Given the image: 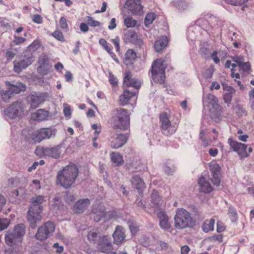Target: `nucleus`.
<instances>
[{
  "instance_id": "obj_1",
  "label": "nucleus",
  "mask_w": 254,
  "mask_h": 254,
  "mask_svg": "<svg viewBox=\"0 0 254 254\" xmlns=\"http://www.w3.org/2000/svg\"><path fill=\"white\" fill-rule=\"evenodd\" d=\"M78 173L79 170L77 165L70 163L58 172L57 184L64 189H68L74 184Z\"/></svg>"
},
{
  "instance_id": "obj_2",
  "label": "nucleus",
  "mask_w": 254,
  "mask_h": 254,
  "mask_svg": "<svg viewBox=\"0 0 254 254\" xmlns=\"http://www.w3.org/2000/svg\"><path fill=\"white\" fill-rule=\"evenodd\" d=\"M46 201L45 196L42 195H38L31 198V205L27 215V221L31 228L35 229L37 224L41 221V213L43 210L42 204Z\"/></svg>"
},
{
  "instance_id": "obj_3",
  "label": "nucleus",
  "mask_w": 254,
  "mask_h": 254,
  "mask_svg": "<svg viewBox=\"0 0 254 254\" xmlns=\"http://www.w3.org/2000/svg\"><path fill=\"white\" fill-rule=\"evenodd\" d=\"M26 130L22 132V136L26 142L34 144L41 142L44 139H49L52 136H55L56 130L52 127L41 128L34 131L32 134L24 135Z\"/></svg>"
},
{
  "instance_id": "obj_4",
  "label": "nucleus",
  "mask_w": 254,
  "mask_h": 254,
  "mask_svg": "<svg viewBox=\"0 0 254 254\" xmlns=\"http://www.w3.org/2000/svg\"><path fill=\"white\" fill-rule=\"evenodd\" d=\"M194 221L190 214L184 208H178L174 216V225L178 229L192 228L194 225Z\"/></svg>"
},
{
  "instance_id": "obj_5",
  "label": "nucleus",
  "mask_w": 254,
  "mask_h": 254,
  "mask_svg": "<svg viewBox=\"0 0 254 254\" xmlns=\"http://www.w3.org/2000/svg\"><path fill=\"white\" fill-rule=\"evenodd\" d=\"M114 127L124 130H127L130 125L129 116L127 110L122 108L115 109L113 112Z\"/></svg>"
},
{
  "instance_id": "obj_6",
  "label": "nucleus",
  "mask_w": 254,
  "mask_h": 254,
  "mask_svg": "<svg viewBox=\"0 0 254 254\" xmlns=\"http://www.w3.org/2000/svg\"><path fill=\"white\" fill-rule=\"evenodd\" d=\"M166 67L162 59H157L154 61L152 64L151 70L152 77L154 82L160 84L165 82L166 78L165 71Z\"/></svg>"
},
{
  "instance_id": "obj_7",
  "label": "nucleus",
  "mask_w": 254,
  "mask_h": 254,
  "mask_svg": "<svg viewBox=\"0 0 254 254\" xmlns=\"http://www.w3.org/2000/svg\"><path fill=\"white\" fill-rule=\"evenodd\" d=\"M55 230L54 223L51 221H48L38 228L35 234V238L39 241L45 240L52 235Z\"/></svg>"
},
{
  "instance_id": "obj_8",
  "label": "nucleus",
  "mask_w": 254,
  "mask_h": 254,
  "mask_svg": "<svg viewBox=\"0 0 254 254\" xmlns=\"http://www.w3.org/2000/svg\"><path fill=\"white\" fill-rule=\"evenodd\" d=\"M159 120L161 123V128L164 135H171L176 131L177 127L171 124L167 113L163 112L161 114Z\"/></svg>"
},
{
  "instance_id": "obj_9",
  "label": "nucleus",
  "mask_w": 254,
  "mask_h": 254,
  "mask_svg": "<svg viewBox=\"0 0 254 254\" xmlns=\"http://www.w3.org/2000/svg\"><path fill=\"white\" fill-rule=\"evenodd\" d=\"M49 94L46 92H34L30 94L27 98L28 103L32 109L38 108L44 103L48 97Z\"/></svg>"
},
{
  "instance_id": "obj_10",
  "label": "nucleus",
  "mask_w": 254,
  "mask_h": 254,
  "mask_svg": "<svg viewBox=\"0 0 254 254\" xmlns=\"http://www.w3.org/2000/svg\"><path fill=\"white\" fill-rule=\"evenodd\" d=\"M23 111L21 102H16L4 110V113L6 120L14 119L19 117Z\"/></svg>"
},
{
  "instance_id": "obj_11",
  "label": "nucleus",
  "mask_w": 254,
  "mask_h": 254,
  "mask_svg": "<svg viewBox=\"0 0 254 254\" xmlns=\"http://www.w3.org/2000/svg\"><path fill=\"white\" fill-rule=\"evenodd\" d=\"M32 56L22 57L20 60L13 62V70L18 73L21 72L23 69L26 68L33 62Z\"/></svg>"
},
{
  "instance_id": "obj_12",
  "label": "nucleus",
  "mask_w": 254,
  "mask_h": 254,
  "mask_svg": "<svg viewBox=\"0 0 254 254\" xmlns=\"http://www.w3.org/2000/svg\"><path fill=\"white\" fill-rule=\"evenodd\" d=\"M61 145H58L52 147H42L36 150V152H41L43 155L53 158H58L61 154Z\"/></svg>"
},
{
  "instance_id": "obj_13",
  "label": "nucleus",
  "mask_w": 254,
  "mask_h": 254,
  "mask_svg": "<svg viewBox=\"0 0 254 254\" xmlns=\"http://www.w3.org/2000/svg\"><path fill=\"white\" fill-rule=\"evenodd\" d=\"M228 142L231 148L242 157L248 156V154L246 152L247 145L236 141L231 138L228 139Z\"/></svg>"
},
{
  "instance_id": "obj_14",
  "label": "nucleus",
  "mask_w": 254,
  "mask_h": 254,
  "mask_svg": "<svg viewBox=\"0 0 254 254\" xmlns=\"http://www.w3.org/2000/svg\"><path fill=\"white\" fill-rule=\"evenodd\" d=\"M125 7L134 15H142L143 14V6L140 1L127 0L125 3Z\"/></svg>"
},
{
  "instance_id": "obj_15",
  "label": "nucleus",
  "mask_w": 254,
  "mask_h": 254,
  "mask_svg": "<svg viewBox=\"0 0 254 254\" xmlns=\"http://www.w3.org/2000/svg\"><path fill=\"white\" fill-rule=\"evenodd\" d=\"M4 239L7 246L15 248L19 247L23 241L12 233L11 231L7 232L5 235Z\"/></svg>"
},
{
  "instance_id": "obj_16",
  "label": "nucleus",
  "mask_w": 254,
  "mask_h": 254,
  "mask_svg": "<svg viewBox=\"0 0 254 254\" xmlns=\"http://www.w3.org/2000/svg\"><path fill=\"white\" fill-rule=\"evenodd\" d=\"M211 173V181L214 185L219 186L220 183V170L221 168L217 163L211 164L209 166Z\"/></svg>"
},
{
  "instance_id": "obj_17",
  "label": "nucleus",
  "mask_w": 254,
  "mask_h": 254,
  "mask_svg": "<svg viewBox=\"0 0 254 254\" xmlns=\"http://www.w3.org/2000/svg\"><path fill=\"white\" fill-rule=\"evenodd\" d=\"M126 40L143 49L144 43L142 39L138 37L137 33L133 30H128L125 34Z\"/></svg>"
},
{
  "instance_id": "obj_18",
  "label": "nucleus",
  "mask_w": 254,
  "mask_h": 254,
  "mask_svg": "<svg viewBox=\"0 0 254 254\" xmlns=\"http://www.w3.org/2000/svg\"><path fill=\"white\" fill-rule=\"evenodd\" d=\"M98 249L102 253L111 254V242L107 236L100 237L98 241Z\"/></svg>"
},
{
  "instance_id": "obj_19",
  "label": "nucleus",
  "mask_w": 254,
  "mask_h": 254,
  "mask_svg": "<svg viewBox=\"0 0 254 254\" xmlns=\"http://www.w3.org/2000/svg\"><path fill=\"white\" fill-rule=\"evenodd\" d=\"M24 198V190L21 187L10 190L9 193V199L11 202L18 203Z\"/></svg>"
},
{
  "instance_id": "obj_20",
  "label": "nucleus",
  "mask_w": 254,
  "mask_h": 254,
  "mask_svg": "<svg viewBox=\"0 0 254 254\" xmlns=\"http://www.w3.org/2000/svg\"><path fill=\"white\" fill-rule=\"evenodd\" d=\"M90 204V200L86 198L78 200L73 206V211L75 213H83Z\"/></svg>"
},
{
  "instance_id": "obj_21",
  "label": "nucleus",
  "mask_w": 254,
  "mask_h": 254,
  "mask_svg": "<svg viewBox=\"0 0 254 254\" xmlns=\"http://www.w3.org/2000/svg\"><path fill=\"white\" fill-rule=\"evenodd\" d=\"M157 217L159 220V226L162 229L167 230L170 228L171 223L169 222V217L165 211H159L157 213Z\"/></svg>"
},
{
  "instance_id": "obj_22",
  "label": "nucleus",
  "mask_w": 254,
  "mask_h": 254,
  "mask_svg": "<svg viewBox=\"0 0 254 254\" xmlns=\"http://www.w3.org/2000/svg\"><path fill=\"white\" fill-rule=\"evenodd\" d=\"M114 238V243L117 245H120L123 243L126 238L125 230L123 227L118 226L112 234Z\"/></svg>"
},
{
  "instance_id": "obj_23",
  "label": "nucleus",
  "mask_w": 254,
  "mask_h": 254,
  "mask_svg": "<svg viewBox=\"0 0 254 254\" xmlns=\"http://www.w3.org/2000/svg\"><path fill=\"white\" fill-rule=\"evenodd\" d=\"M124 84L127 87H133L138 90L140 87V81L132 78V74L130 72H127L124 79Z\"/></svg>"
},
{
  "instance_id": "obj_24",
  "label": "nucleus",
  "mask_w": 254,
  "mask_h": 254,
  "mask_svg": "<svg viewBox=\"0 0 254 254\" xmlns=\"http://www.w3.org/2000/svg\"><path fill=\"white\" fill-rule=\"evenodd\" d=\"M209 113L210 117L214 122L218 123L222 120V109L220 105L209 109Z\"/></svg>"
},
{
  "instance_id": "obj_25",
  "label": "nucleus",
  "mask_w": 254,
  "mask_h": 254,
  "mask_svg": "<svg viewBox=\"0 0 254 254\" xmlns=\"http://www.w3.org/2000/svg\"><path fill=\"white\" fill-rule=\"evenodd\" d=\"M5 84L8 86V89L11 94H18L26 89L25 84L21 82H17L13 84H11L9 81H6Z\"/></svg>"
},
{
  "instance_id": "obj_26",
  "label": "nucleus",
  "mask_w": 254,
  "mask_h": 254,
  "mask_svg": "<svg viewBox=\"0 0 254 254\" xmlns=\"http://www.w3.org/2000/svg\"><path fill=\"white\" fill-rule=\"evenodd\" d=\"M131 183L133 188L136 189L139 193L141 192L145 188L144 181L138 175L133 176L131 180Z\"/></svg>"
},
{
  "instance_id": "obj_27",
  "label": "nucleus",
  "mask_w": 254,
  "mask_h": 254,
  "mask_svg": "<svg viewBox=\"0 0 254 254\" xmlns=\"http://www.w3.org/2000/svg\"><path fill=\"white\" fill-rule=\"evenodd\" d=\"M136 94V91H130L128 89H126L123 94L120 96V102L122 105L127 104L130 99Z\"/></svg>"
},
{
  "instance_id": "obj_28",
  "label": "nucleus",
  "mask_w": 254,
  "mask_h": 254,
  "mask_svg": "<svg viewBox=\"0 0 254 254\" xmlns=\"http://www.w3.org/2000/svg\"><path fill=\"white\" fill-rule=\"evenodd\" d=\"M128 139V136L125 134H118L114 141L113 148L118 149L124 146Z\"/></svg>"
},
{
  "instance_id": "obj_29",
  "label": "nucleus",
  "mask_w": 254,
  "mask_h": 254,
  "mask_svg": "<svg viewBox=\"0 0 254 254\" xmlns=\"http://www.w3.org/2000/svg\"><path fill=\"white\" fill-rule=\"evenodd\" d=\"M49 116V112L43 109H39L35 113L31 114V118L34 121L41 122L47 119Z\"/></svg>"
},
{
  "instance_id": "obj_30",
  "label": "nucleus",
  "mask_w": 254,
  "mask_h": 254,
  "mask_svg": "<svg viewBox=\"0 0 254 254\" xmlns=\"http://www.w3.org/2000/svg\"><path fill=\"white\" fill-rule=\"evenodd\" d=\"M198 183L200 187V190L204 193H210L213 190V188L210 183L202 177L198 180Z\"/></svg>"
},
{
  "instance_id": "obj_31",
  "label": "nucleus",
  "mask_w": 254,
  "mask_h": 254,
  "mask_svg": "<svg viewBox=\"0 0 254 254\" xmlns=\"http://www.w3.org/2000/svg\"><path fill=\"white\" fill-rule=\"evenodd\" d=\"M168 43L167 37L166 36H161L154 43V49L156 52H161L167 46Z\"/></svg>"
},
{
  "instance_id": "obj_32",
  "label": "nucleus",
  "mask_w": 254,
  "mask_h": 254,
  "mask_svg": "<svg viewBox=\"0 0 254 254\" xmlns=\"http://www.w3.org/2000/svg\"><path fill=\"white\" fill-rule=\"evenodd\" d=\"M11 232L23 240L25 234L26 227L23 223L18 224L14 227L13 230Z\"/></svg>"
},
{
  "instance_id": "obj_33",
  "label": "nucleus",
  "mask_w": 254,
  "mask_h": 254,
  "mask_svg": "<svg viewBox=\"0 0 254 254\" xmlns=\"http://www.w3.org/2000/svg\"><path fill=\"white\" fill-rule=\"evenodd\" d=\"M51 207L55 211L56 213L58 211L63 209L64 205L62 203L61 198L59 195H56L53 200L51 201Z\"/></svg>"
},
{
  "instance_id": "obj_34",
  "label": "nucleus",
  "mask_w": 254,
  "mask_h": 254,
  "mask_svg": "<svg viewBox=\"0 0 254 254\" xmlns=\"http://www.w3.org/2000/svg\"><path fill=\"white\" fill-rule=\"evenodd\" d=\"M224 89L226 90V93L224 94L223 99L225 103L229 104L231 103L233 95L235 93V90L231 86H226V87L223 84Z\"/></svg>"
},
{
  "instance_id": "obj_35",
  "label": "nucleus",
  "mask_w": 254,
  "mask_h": 254,
  "mask_svg": "<svg viewBox=\"0 0 254 254\" xmlns=\"http://www.w3.org/2000/svg\"><path fill=\"white\" fill-rule=\"evenodd\" d=\"M151 206L152 207H157L161 203L160 196L158 191L154 190L151 194Z\"/></svg>"
},
{
  "instance_id": "obj_36",
  "label": "nucleus",
  "mask_w": 254,
  "mask_h": 254,
  "mask_svg": "<svg viewBox=\"0 0 254 254\" xmlns=\"http://www.w3.org/2000/svg\"><path fill=\"white\" fill-rule=\"evenodd\" d=\"M205 102L208 104L209 109L219 105L218 98L214 95L208 94L205 99Z\"/></svg>"
},
{
  "instance_id": "obj_37",
  "label": "nucleus",
  "mask_w": 254,
  "mask_h": 254,
  "mask_svg": "<svg viewBox=\"0 0 254 254\" xmlns=\"http://www.w3.org/2000/svg\"><path fill=\"white\" fill-rule=\"evenodd\" d=\"M125 57L126 64H132L136 58V54L134 51L132 49H129L126 53Z\"/></svg>"
},
{
  "instance_id": "obj_38",
  "label": "nucleus",
  "mask_w": 254,
  "mask_h": 254,
  "mask_svg": "<svg viewBox=\"0 0 254 254\" xmlns=\"http://www.w3.org/2000/svg\"><path fill=\"white\" fill-rule=\"evenodd\" d=\"M215 222V219L213 218H211L209 220H205L202 225V230L205 233H207L209 231H213L214 230Z\"/></svg>"
},
{
  "instance_id": "obj_39",
  "label": "nucleus",
  "mask_w": 254,
  "mask_h": 254,
  "mask_svg": "<svg viewBox=\"0 0 254 254\" xmlns=\"http://www.w3.org/2000/svg\"><path fill=\"white\" fill-rule=\"evenodd\" d=\"M198 53L202 58L206 59L208 58L209 55V49L207 44H201Z\"/></svg>"
},
{
  "instance_id": "obj_40",
  "label": "nucleus",
  "mask_w": 254,
  "mask_h": 254,
  "mask_svg": "<svg viewBox=\"0 0 254 254\" xmlns=\"http://www.w3.org/2000/svg\"><path fill=\"white\" fill-rule=\"evenodd\" d=\"M228 215H229L231 221L235 223L237 221L238 216L236 208L232 205L228 207Z\"/></svg>"
},
{
  "instance_id": "obj_41",
  "label": "nucleus",
  "mask_w": 254,
  "mask_h": 254,
  "mask_svg": "<svg viewBox=\"0 0 254 254\" xmlns=\"http://www.w3.org/2000/svg\"><path fill=\"white\" fill-rule=\"evenodd\" d=\"M92 213L94 221L96 222H99L102 218L105 217L106 214V212L104 209L98 212L96 209H94L92 211Z\"/></svg>"
},
{
  "instance_id": "obj_42",
  "label": "nucleus",
  "mask_w": 254,
  "mask_h": 254,
  "mask_svg": "<svg viewBox=\"0 0 254 254\" xmlns=\"http://www.w3.org/2000/svg\"><path fill=\"white\" fill-rule=\"evenodd\" d=\"M112 162L114 163L116 166H119L122 165L124 161L120 154L112 152Z\"/></svg>"
},
{
  "instance_id": "obj_43",
  "label": "nucleus",
  "mask_w": 254,
  "mask_h": 254,
  "mask_svg": "<svg viewBox=\"0 0 254 254\" xmlns=\"http://www.w3.org/2000/svg\"><path fill=\"white\" fill-rule=\"evenodd\" d=\"M174 3L175 7L179 10L186 9L189 6L185 0H174Z\"/></svg>"
},
{
  "instance_id": "obj_44",
  "label": "nucleus",
  "mask_w": 254,
  "mask_h": 254,
  "mask_svg": "<svg viewBox=\"0 0 254 254\" xmlns=\"http://www.w3.org/2000/svg\"><path fill=\"white\" fill-rule=\"evenodd\" d=\"M124 24L127 28L134 27L136 25L137 21L130 16H127L125 18Z\"/></svg>"
},
{
  "instance_id": "obj_45",
  "label": "nucleus",
  "mask_w": 254,
  "mask_h": 254,
  "mask_svg": "<svg viewBox=\"0 0 254 254\" xmlns=\"http://www.w3.org/2000/svg\"><path fill=\"white\" fill-rule=\"evenodd\" d=\"M155 19V14L154 13H149L146 14L144 19V24L146 27L150 25Z\"/></svg>"
},
{
  "instance_id": "obj_46",
  "label": "nucleus",
  "mask_w": 254,
  "mask_h": 254,
  "mask_svg": "<svg viewBox=\"0 0 254 254\" xmlns=\"http://www.w3.org/2000/svg\"><path fill=\"white\" fill-rule=\"evenodd\" d=\"M11 93L8 89L6 91H0V98L4 102H8L10 98Z\"/></svg>"
},
{
  "instance_id": "obj_47",
  "label": "nucleus",
  "mask_w": 254,
  "mask_h": 254,
  "mask_svg": "<svg viewBox=\"0 0 254 254\" xmlns=\"http://www.w3.org/2000/svg\"><path fill=\"white\" fill-rule=\"evenodd\" d=\"M234 110L239 116H243L246 115V112L243 107L240 104H237L234 107Z\"/></svg>"
},
{
  "instance_id": "obj_48",
  "label": "nucleus",
  "mask_w": 254,
  "mask_h": 254,
  "mask_svg": "<svg viewBox=\"0 0 254 254\" xmlns=\"http://www.w3.org/2000/svg\"><path fill=\"white\" fill-rule=\"evenodd\" d=\"M49 57L48 55L43 54L39 58L38 63L39 64L46 65L49 64Z\"/></svg>"
},
{
  "instance_id": "obj_49",
  "label": "nucleus",
  "mask_w": 254,
  "mask_h": 254,
  "mask_svg": "<svg viewBox=\"0 0 254 254\" xmlns=\"http://www.w3.org/2000/svg\"><path fill=\"white\" fill-rule=\"evenodd\" d=\"M199 138L202 141V145L204 147H206L210 144V141L207 140L205 135L204 131L201 130L199 132Z\"/></svg>"
},
{
  "instance_id": "obj_50",
  "label": "nucleus",
  "mask_w": 254,
  "mask_h": 254,
  "mask_svg": "<svg viewBox=\"0 0 254 254\" xmlns=\"http://www.w3.org/2000/svg\"><path fill=\"white\" fill-rule=\"evenodd\" d=\"M10 224V220L6 218H0V230L6 229Z\"/></svg>"
},
{
  "instance_id": "obj_51",
  "label": "nucleus",
  "mask_w": 254,
  "mask_h": 254,
  "mask_svg": "<svg viewBox=\"0 0 254 254\" xmlns=\"http://www.w3.org/2000/svg\"><path fill=\"white\" fill-rule=\"evenodd\" d=\"M20 182V179L18 178H12L8 180V185L11 187H18Z\"/></svg>"
},
{
  "instance_id": "obj_52",
  "label": "nucleus",
  "mask_w": 254,
  "mask_h": 254,
  "mask_svg": "<svg viewBox=\"0 0 254 254\" xmlns=\"http://www.w3.org/2000/svg\"><path fill=\"white\" fill-rule=\"evenodd\" d=\"M240 70H243L244 72L249 73L251 70V65L249 62H243L241 65L239 66Z\"/></svg>"
},
{
  "instance_id": "obj_53",
  "label": "nucleus",
  "mask_w": 254,
  "mask_h": 254,
  "mask_svg": "<svg viewBox=\"0 0 254 254\" xmlns=\"http://www.w3.org/2000/svg\"><path fill=\"white\" fill-rule=\"evenodd\" d=\"M99 44L101 46H102L103 48L108 52V53L110 54H111V49L108 45V43L107 41L104 38H101L99 40Z\"/></svg>"
},
{
  "instance_id": "obj_54",
  "label": "nucleus",
  "mask_w": 254,
  "mask_h": 254,
  "mask_svg": "<svg viewBox=\"0 0 254 254\" xmlns=\"http://www.w3.org/2000/svg\"><path fill=\"white\" fill-rule=\"evenodd\" d=\"M52 35L56 39H57V40H58L60 41L63 42L64 40V35H63L62 32H61L60 31L57 30V31H54Z\"/></svg>"
},
{
  "instance_id": "obj_55",
  "label": "nucleus",
  "mask_w": 254,
  "mask_h": 254,
  "mask_svg": "<svg viewBox=\"0 0 254 254\" xmlns=\"http://www.w3.org/2000/svg\"><path fill=\"white\" fill-rule=\"evenodd\" d=\"M88 24L90 26L95 27L100 26V23L98 21L94 20L92 17L88 16Z\"/></svg>"
},
{
  "instance_id": "obj_56",
  "label": "nucleus",
  "mask_w": 254,
  "mask_h": 254,
  "mask_svg": "<svg viewBox=\"0 0 254 254\" xmlns=\"http://www.w3.org/2000/svg\"><path fill=\"white\" fill-rule=\"evenodd\" d=\"M247 0H226V1L229 4L234 5H241Z\"/></svg>"
},
{
  "instance_id": "obj_57",
  "label": "nucleus",
  "mask_w": 254,
  "mask_h": 254,
  "mask_svg": "<svg viewBox=\"0 0 254 254\" xmlns=\"http://www.w3.org/2000/svg\"><path fill=\"white\" fill-rule=\"evenodd\" d=\"M60 25L63 30L67 31L68 29V25L66 22V18L64 17H62L60 20Z\"/></svg>"
},
{
  "instance_id": "obj_58",
  "label": "nucleus",
  "mask_w": 254,
  "mask_h": 254,
  "mask_svg": "<svg viewBox=\"0 0 254 254\" xmlns=\"http://www.w3.org/2000/svg\"><path fill=\"white\" fill-rule=\"evenodd\" d=\"M135 204H136V206L138 207V208L142 209L144 210H145V204L143 202L142 200L140 198L138 197L136 199L135 201Z\"/></svg>"
},
{
  "instance_id": "obj_59",
  "label": "nucleus",
  "mask_w": 254,
  "mask_h": 254,
  "mask_svg": "<svg viewBox=\"0 0 254 254\" xmlns=\"http://www.w3.org/2000/svg\"><path fill=\"white\" fill-rule=\"evenodd\" d=\"M32 19V21L37 24H41L43 22L42 17L38 14L33 15Z\"/></svg>"
},
{
  "instance_id": "obj_60",
  "label": "nucleus",
  "mask_w": 254,
  "mask_h": 254,
  "mask_svg": "<svg viewBox=\"0 0 254 254\" xmlns=\"http://www.w3.org/2000/svg\"><path fill=\"white\" fill-rule=\"evenodd\" d=\"M232 60L236 63L237 65L239 66L241 65L242 63L244 62V58L243 57H239V56H234L232 57Z\"/></svg>"
},
{
  "instance_id": "obj_61",
  "label": "nucleus",
  "mask_w": 254,
  "mask_h": 254,
  "mask_svg": "<svg viewBox=\"0 0 254 254\" xmlns=\"http://www.w3.org/2000/svg\"><path fill=\"white\" fill-rule=\"evenodd\" d=\"M40 47V43L38 40L34 41L29 46V48L33 51L37 50Z\"/></svg>"
},
{
  "instance_id": "obj_62",
  "label": "nucleus",
  "mask_w": 254,
  "mask_h": 254,
  "mask_svg": "<svg viewBox=\"0 0 254 254\" xmlns=\"http://www.w3.org/2000/svg\"><path fill=\"white\" fill-rule=\"evenodd\" d=\"M25 41V39L24 38L21 37H18L16 36H14V43L18 45L20 44H21L23 43Z\"/></svg>"
},
{
  "instance_id": "obj_63",
  "label": "nucleus",
  "mask_w": 254,
  "mask_h": 254,
  "mask_svg": "<svg viewBox=\"0 0 254 254\" xmlns=\"http://www.w3.org/2000/svg\"><path fill=\"white\" fill-rule=\"evenodd\" d=\"M112 43L116 48V50L117 52L120 51V39L118 37H116L114 39H112Z\"/></svg>"
},
{
  "instance_id": "obj_64",
  "label": "nucleus",
  "mask_w": 254,
  "mask_h": 254,
  "mask_svg": "<svg viewBox=\"0 0 254 254\" xmlns=\"http://www.w3.org/2000/svg\"><path fill=\"white\" fill-rule=\"evenodd\" d=\"M97 237V234L96 232H90L88 234V239L90 242H94Z\"/></svg>"
}]
</instances>
